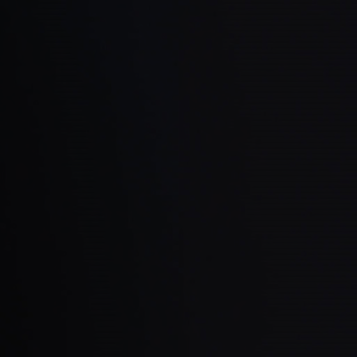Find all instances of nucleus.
I'll use <instances>...</instances> for the list:
<instances>
[{"mask_svg":"<svg viewBox=\"0 0 357 357\" xmlns=\"http://www.w3.org/2000/svg\"><path fill=\"white\" fill-rule=\"evenodd\" d=\"M333 48V27L332 26V50ZM333 66V54L332 52V68ZM333 73L332 71V90L333 89ZM333 118H334V112H333V99L332 98V171H333L334 167V161H333Z\"/></svg>","mask_w":357,"mask_h":357,"instance_id":"obj_1","label":"nucleus"},{"mask_svg":"<svg viewBox=\"0 0 357 357\" xmlns=\"http://www.w3.org/2000/svg\"><path fill=\"white\" fill-rule=\"evenodd\" d=\"M333 221V201L332 199V222ZM333 232V226L332 225V234ZM333 239L332 238V272L333 271Z\"/></svg>","mask_w":357,"mask_h":357,"instance_id":"obj_2","label":"nucleus"},{"mask_svg":"<svg viewBox=\"0 0 357 357\" xmlns=\"http://www.w3.org/2000/svg\"><path fill=\"white\" fill-rule=\"evenodd\" d=\"M333 347V328L332 326V349Z\"/></svg>","mask_w":357,"mask_h":357,"instance_id":"obj_3","label":"nucleus"},{"mask_svg":"<svg viewBox=\"0 0 357 357\" xmlns=\"http://www.w3.org/2000/svg\"><path fill=\"white\" fill-rule=\"evenodd\" d=\"M333 14H334L333 0H332V17L333 16Z\"/></svg>","mask_w":357,"mask_h":357,"instance_id":"obj_4","label":"nucleus"},{"mask_svg":"<svg viewBox=\"0 0 357 357\" xmlns=\"http://www.w3.org/2000/svg\"><path fill=\"white\" fill-rule=\"evenodd\" d=\"M333 310V295L332 294V312Z\"/></svg>","mask_w":357,"mask_h":357,"instance_id":"obj_5","label":"nucleus"},{"mask_svg":"<svg viewBox=\"0 0 357 357\" xmlns=\"http://www.w3.org/2000/svg\"><path fill=\"white\" fill-rule=\"evenodd\" d=\"M333 187H334V185H333V180L332 178V194L333 192Z\"/></svg>","mask_w":357,"mask_h":357,"instance_id":"obj_6","label":"nucleus"}]
</instances>
